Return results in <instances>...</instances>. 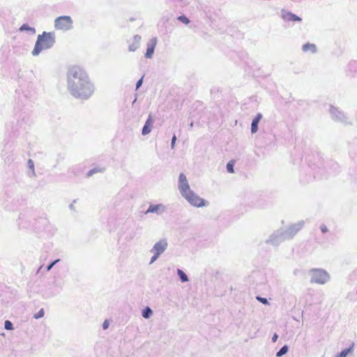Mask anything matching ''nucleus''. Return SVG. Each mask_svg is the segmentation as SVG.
<instances>
[{
	"label": "nucleus",
	"mask_w": 357,
	"mask_h": 357,
	"mask_svg": "<svg viewBox=\"0 0 357 357\" xmlns=\"http://www.w3.org/2000/svg\"><path fill=\"white\" fill-rule=\"evenodd\" d=\"M67 87L73 96L82 100L89 98L94 92V86L87 73L77 66H72L68 70Z\"/></svg>",
	"instance_id": "f257e3e1"
},
{
	"label": "nucleus",
	"mask_w": 357,
	"mask_h": 357,
	"mask_svg": "<svg viewBox=\"0 0 357 357\" xmlns=\"http://www.w3.org/2000/svg\"><path fill=\"white\" fill-rule=\"evenodd\" d=\"M56 43L54 32L43 31L37 36V40L31 52L33 56L39 55L43 51L52 48Z\"/></svg>",
	"instance_id": "f03ea898"
},
{
	"label": "nucleus",
	"mask_w": 357,
	"mask_h": 357,
	"mask_svg": "<svg viewBox=\"0 0 357 357\" xmlns=\"http://www.w3.org/2000/svg\"><path fill=\"white\" fill-rule=\"evenodd\" d=\"M308 274L311 283L324 284L331 279L329 273L322 268H312L309 271Z\"/></svg>",
	"instance_id": "7ed1b4c3"
},
{
	"label": "nucleus",
	"mask_w": 357,
	"mask_h": 357,
	"mask_svg": "<svg viewBox=\"0 0 357 357\" xmlns=\"http://www.w3.org/2000/svg\"><path fill=\"white\" fill-rule=\"evenodd\" d=\"M73 24L72 18L68 15L60 16L54 20V28L63 31L71 30L73 27Z\"/></svg>",
	"instance_id": "20e7f679"
},
{
	"label": "nucleus",
	"mask_w": 357,
	"mask_h": 357,
	"mask_svg": "<svg viewBox=\"0 0 357 357\" xmlns=\"http://www.w3.org/2000/svg\"><path fill=\"white\" fill-rule=\"evenodd\" d=\"M305 224L304 220H299L296 223L289 225L286 229L282 228L287 241L292 239L303 228Z\"/></svg>",
	"instance_id": "39448f33"
},
{
	"label": "nucleus",
	"mask_w": 357,
	"mask_h": 357,
	"mask_svg": "<svg viewBox=\"0 0 357 357\" xmlns=\"http://www.w3.org/2000/svg\"><path fill=\"white\" fill-rule=\"evenodd\" d=\"M287 241L284 233L282 231V228L277 229L274 231L265 241V243L268 245H271L273 247H278L284 242Z\"/></svg>",
	"instance_id": "423d86ee"
},
{
	"label": "nucleus",
	"mask_w": 357,
	"mask_h": 357,
	"mask_svg": "<svg viewBox=\"0 0 357 357\" xmlns=\"http://www.w3.org/2000/svg\"><path fill=\"white\" fill-rule=\"evenodd\" d=\"M189 204L195 207H203L206 205V202L198 196L193 190H190L182 195Z\"/></svg>",
	"instance_id": "0eeeda50"
},
{
	"label": "nucleus",
	"mask_w": 357,
	"mask_h": 357,
	"mask_svg": "<svg viewBox=\"0 0 357 357\" xmlns=\"http://www.w3.org/2000/svg\"><path fill=\"white\" fill-rule=\"evenodd\" d=\"M178 188L181 195L191 190L187 177L183 173L178 176Z\"/></svg>",
	"instance_id": "6e6552de"
},
{
	"label": "nucleus",
	"mask_w": 357,
	"mask_h": 357,
	"mask_svg": "<svg viewBox=\"0 0 357 357\" xmlns=\"http://www.w3.org/2000/svg\"><path fill=\"white\" fill-rule=\"evenodd\" d=\"M329 112L333 120L344 123H347V117L343 112L340 111L337 108L331 105Z\"/></svg>",
	"instance_id": "1a4fd4ad"
},
{
	"label": "nucleus",
	"mask_w": 357,
	"mask_h": 357,
	"mask_svg": "<svg viewBox=\"0 0 357 357\" xmlns=\"http://www.w3.org/2000/svg\"><path fill=\"white\" fill-rule=\"evenodd\" d=\"M168 247V243L167 241L165 238L161 239L156 242L150 252L151 253H156L159 255H161L165 251L167 250Z\"/></svg>",
	"instance_id": "9d476101"
},
{
	"label": "nucleus",
	"mask_w": 357,
	"mask_h": 357,
	"mask_svg": "<svg viewBox=\"0 0 357 357\" xmlns=\"http://www.w3.org/2000/svg\"><path fill=\"white\" fill-rule=\"evenodd\" d=\"M167 211V206L162 204H150L145 214L155 213L161 215Z\"/></svg>",
	"instance_id": "9b49d317"
},
{
	"label": "nucleus",
	"mask_w": 357,
	"mask_h": 357,
	"mask_svg": "<svg viewBox=\"0 0 357 357\" xmlns=\"http://www.w3.org/2000/svg\"><path fill=\"white\" fill-rule=\"evenodd\" d=\"M281 17L284 22H301V18L284 9L281 10Z\"/></svg>",
	"instance_id": "f8f14e48"
},
{
	"label": "nucleus",
	"mask_w": 357,
	"mask_h": 357,
	"mask_svg": "<svg viewBox=\"0 0 357 357\" xmlns=\"http://www.w3.org/2000/svg\"><path fill=\"white\" fill-rule=\"evenodd\" d=\"M158 43V39L156 37H153L149 40L147 43V49L145 54V57L147 59H151L153 56L154 50Z\"/></svg>",
	"instance_id": "ddd939ff"
},
{
	"label": "nucleus",
	"mask_w": 357,
	"mask_h": 357,
	"mask_svg": "<svg viewBox=\"0 0 357 357\" xmlns=\"http://www.w3.org/2000/svg\"><path fill=\"white\" fill-rule=\"evenodd\" d=\"M154 120L151 114L149 115L148 119H146L142 130V135L145 136L149 134L153 128Z\"/></svg>",
	"instance_id": "4468645a"
},
{
	"label": "nucleus",
	"mask_w": 357,
	"mask_h": 357,
	"mask_svg": "<svg viewBox=\"0 0 357 357\" xmlns=\"http://www.w3.org/2000/svg\"><path fill=\"white\" fill-rule=\"evenodd\" d=\"M141 36L139 35H135L132 38V43L129 45L128 50L130 52L136 51L140 45Z\"/></svg>",
	"instance_id": "2eb2a0df"
},
{
	"label": "nucleus",
	"mask_w": 357,
	"mask_h": 357,
	"mask_svg": "<svg viewBox=\"0 0 357 357\" xmlns=\"http://www.w3.org/2000/svg\"><path fill=\"white\" fill-rule=\"evenodd\" d=\"M262 115L260 113H258L251 123V132L252 133H255L258 130V124L259 121L261 119Z\"/></svg>",
	"instance_id": "dca6fc26"
},
{
	"label": "nucleus",
	"mask_w": 357,
	"mask_h": 357,
	"mask_svg": "<svg viewBox=\"0 0 357 357\" xmlns=\"http://www.w3.org/2000/svg\"><path fill=\"white\" fill-rule=\"evenodd\" d=\"M302 50L305 52L310 51L312 53H315L317 52V47L314 44L307 43L303 45Z\"/></svg>",
	"instance_id": "f3484780"
},
{
	"label": "nucleus",
	"mask_w": 357,
	"mask_h": 357,
	"mask_svg": "<svg viewBox=\"0 0 357 357\" xmlns=\"http://www.w3.org/2000/svg\"><path fill=\"white\" fill-rule=\"evenodd\" d=\"M354 344L352 343L351 345L344 350H342L340 353L337 354L335 357H346L349 354H351L354 351Z\"/></svg>",
	"instance_id": "a211bd4d"
},
{
	"label": "nucleus",
	"mask_w": 357,
	"mask_h": 357,
	"mask_svg": "<svg viewBox=\"0 0 357 357\" xmlns=\"http://www.w3.org/2000/svg\"><path fill=\"white\" fill-rule=\"evenodd\" d=\"M20 31H29L30 32L31 34H35L36 33V29L35 28L33 27H31L30 26H29L27 24H23L20 27Z\"/></svg>",
	"instance_id": "6ab92c4d"
},
{
	"label": "nucleus",
	"mask_w": 357,
	"mask_h": 357,
	"mask_svg": "<svg viewBox=\"0 0 357 357\" xmlns=\"http://www.w3.org/2000/svg\"><path fill=\"white\" fill-rule=\"evenodd\" d=\"M153 314V311L149 307H146L142 312V315L145 319H149Z\"/></svg>",
	"instance_id": "aec40b11"
},
{
	"label": "nucleus",
	"mask_w": 357,
	"mask_h": 357,
	"mask_svg": "<svg viewBox=\"0 0 357 357\" xmlns=\"http://www.w3.org/2000/svg\"><path fill=\"white\" fill-rule=\"evenodd\" d=\"M177 274L182 282H186L189 280L188 275L181 269H177Z\"/></svg>",
	"instance_id": "412c9836"
},
{
	"label": "nucleus",
	"mask_w": 357,
	"mask_h": 357,
	"mask_svg": "<svg viewBox=\"0 0 357 357\" xmlns=\"http://www.w3.org/2000/svg\"><path fill=\"white\" fill-rule=\"evenodd\" d=\"M289 347L287 345H284L276 354L277 357H281L288 352Z\"/></svg>",
	"instance_id": "4be33fe9"
},
{
	"label": "nucleus",
	"mask_w": 357,
	"mask_h": 357,
	"mask_svg": "<svg viewBox=\"0 0 357 357\" xmlns=\"http://www.w3.org/2000/svg\"><path fill=\"white\" fill-rule=\"evenodd\" d=\"M103 170L104 169H99V168H93V169H91L90 171H89V172L87 173V176L90 177L92 175H93L94 174H96L97 172H102Z\"/></svg>",
	"instance_id": "5701e85b"
},
{
	"label": "nucleus",
	"mask_w": 357,
	"mask_h": 357,
	"mask_svg": "<svg viewBox=\"0 0 357 357\" xmlns=\"http://www.w3.org/2000/svg\"><path fill=\"white\" fill-rule=\"evenodd\" d=\"M103 170L104 169H99V168H93V169H91L90 171H89V172L87 173V176L90 177L92 175H93L94 174H96L97 172H102Z\"/></svg>",
	"instance_id": "b1692460"
},
{
	"label": "nucleus",
	"mask_w": 357,
	"mask_h": 357,
	"mask_svg": "<svg viewBox=\"0 0 357 357\" xmlns=\"http://www.w3.org/2000/svg\"><path fill=\"white\" fill-rule=\"evenodd\" d=\"M27 163H28V167H29V169L32 170V174L33 176H35L36 174H35L33 161L31 159H29Z\"/></svg>",
	"instance_id": "393cba45"
},
{
	"label": "nucleus",
	"mask_w": 357,
	"mask_h": 357,
	"mask_svg": "<svg viewBox=\"0 0 357 357\" xmlns=\"http://www.w3.org/2000/svg\"><path fill=\"white\" fill-rule=\"evenodd\" d=\"M178 20L181 22L182 23H184L185 24H188L190 22L189 19L185 16V15H181L178 17Z\"/></svg>",
	"instance_id": "a878e982"
},
{
	"label": "nucleus",
	"mask_w": 357,
	"mask_h": 357,
	"mask_svg": "<svg viewBox=\"0 0 357 357\" xmlns=\"http://www.w3.org/2000/svg\"><path fill=\"white\" fill-rule=\"evenodd\" d=\"M45 312L43 309H40L36 314L33 315V317L36 319L44 317Z\"/></svg>",
	"instance_id": "bb28decb"
},
{
	"label": "nucleus",
	"mask_w": 357,
	"mask_h": 357,
	"mask_svg": "<svg viewBox=\"0 0 357 357\" xmlns=\"http://www.w3.org/2000/svg\"><path fill=\"white\" fill-rule=\"evenodd\" d=\"M4 328L6 330H13V325L11 321L6 320L4 323Z\"/></svg>",
	"instance_id": "cd10ccee"
},
{
	"label": "nucleus",
	"mask_w": 357,
	"mask_h": 357,
	"mask_svg": "<svg viewBox=\"0 0 357 357\" xmlns=\"http://www.w3.org/2000/svg\"><path fill=\"white\" fill-rule=\"evenodd\" d=\"M227 170L229 173H234V165L231 163V162H229L227 164Z\"/></svg>",
	"instance_id": "c85d7f7f"
},
{
	"label": "nucleus",
	"mask_w": 357,
	"mask_h": 357,
	"mask_svg": "<svg viewBox=\"0 0 357 357\" xmlns=\"http://www.w3.org/2000/svg\"><path fill=\"white\" fill-rule=\"evenodd\" d=\"M257 300L259 301L260 303L264 304V305H268L269 303L268 300L266 298H263L261 296H257Z\"/></svg>",
	"instance_id": "c756f323"
},
{
	"label": "nucleus",
	"mask_w": 357,
	"mask_h": 357,
	"mask_svg": "<svg viewBox=\"0 0 357 357\" xmlns=\"http://www.w3.org/2000/svg\"><path fill=\"white\" fill-rule=\"evenodd\" d=\"M59 261V259H56L54 261H53L51 264H50L47 267H46V270L47 271H50L52 267L56 264H57L58 262Z\"/></svg>",
	"instance_id": "7c9ffc66"
},
{
	"label": "nucleus",
	"mask_w": 357,
	"mask_h": 357,
	"mask_svg": "<svg viewBox=\"0 0 357 357\" xmlns=\"http://www.w3.org/2000/svg\"><path fill=\"white\" fill-rule=\"evenodd\" d=\"M153 255L151 257V260H150V264L154 263L160 256L156 253H153Z\"/></svg>",
	"instance_id": "2f4dec72"
},
{
	"label": "nucleus",
	"mask_w": 357,
	"mask_h": 357,
	"mask_svg": "<svg viewBox=\"0 0 357 357\" xmlns=\"http://www.w3.org/2000/svg\"><path fill=\"white\" fill-rule=\"evenodd\" d=\"M176 141V137L175 135H174L172 138V142H171V147H172V149L174 148Z\"/></svg>",
	"instance_id": "473e14b6"
},
{
	"label": "nucleus",
	"mask_w": 357,
	"mask_h": 357,
	"mask_svg": "<svg viewBox=\"0 0 357 357\" xmlns=\"http://www.w3.org/2000/svg\"><path fill=\"white\" fill-rule=\"evenodd\" d=\"M320 229L322 233H326L328 231L326 225H325L324 224L321 225Z\"/></svg>",
	"instance_id": "72a5a7b5"
},
{
	"label": "nucleus",
	"mask_w": 357,
	"mask_h": 357,
	"mask_svg": "<svg viewBox=\"0 0 357 357\" xmlns=\"http://www.w3.org/2000/svg\"><path fill=\"white\" fill-rule=\"evenodd\" d=\"M109 326V321H108V320H105V321H104V322H103V324H102V328H103L104 330H106V329H107V328H108Z\"/></svg>",
	"instance_id": "f704fd0d"
},
{
	"label": "nucleus",
	"mask_w": 357,
	"mask_h": 357,
	"mask_svg": "<svg viewBox=\"0 0 357 357\" xmlns=\"http://www.w3.org/2000/svg\"><path fill=\"white\" fill-rule=\"evenodd\" d=\"M142 82H143V77L141 79H139L136 84V89L137 90L142 86Z\"/></svg>",
	"instance_id": "c9c22d12"
},
{
	"label": "nucleus",
	"mask_w": 357,
	"mask_h": 357,
	"mask_svg": "<svg viewBox=\"0 0 357 357\" xmlns=\"http://www.w3.org/2000/svg\"><path fill=\"white\" fill-rule=\"evenodd\" d=\"M278 338V335L276 333H275L273 335V336L272 337V341L273 342H275L277 341Z\"/></svg>",
	"instance_id": "e433bc0d"
},
{
	"label": "nucleus",
	"mask_w": 357,
	"mask_h": 357,
	"mask_svg": "<svg viewBox=\"0 0 357 357\" xmlns=\"http://www.w3.org/2000/svg\"><path fill=\"white\" fill-rule=\"evenodd\" d=\"M69 208H70V210L74 211L75 210L74 204L73 203L70 204V206H69Z\"/></svg>",
	"instance_id": "4c0bfd02"
},
{
	"label": "nucleus",
	"mask_w": 357,
	"mask_h": 357,
	"mask_svg": "<svg viewBox=\"0 0 357 357\" xmlns=\"http://www.w3.org/2000/svg\"><path fill=\"white\" fill-rule=\"evenodd\" d=\"M193 127V122H191L189 125V130H190L191 128H192Z\"/></svg>",
	"instance_id": "58836bf2"
},
{
	"label": "nucleus",
	"mask_w": 357,
	"mask_h": 357,
	"mask_svg": "<svg viewBox=\"0 0 357 357\" xmlns=\"http://www.w3.org/2000/svg\"><path fill=\"white\" fill-rule=\"evenodd\" d=\"M136 100H137V99L135 98V99L134 100V101H133L132 104L135 103Z\"/></svg>",
	"instance_id": "ea45409f"
}]
</instances>
